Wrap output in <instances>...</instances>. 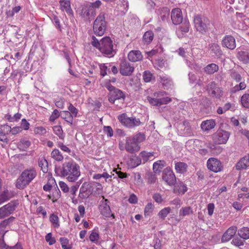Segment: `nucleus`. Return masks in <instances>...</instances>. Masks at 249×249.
Wrapping results in <instances>:
<instances>
[{"label": "nucleus", "mask_w": 249, "mask_h": 249, "mask_svg": "<svg viewBox=\"0 0 249 249\" xmlns=\"http://www.w3.org/2000/svg\"><path fill=\"white\" fill-rule=\"evenodd\" d=\"M59 175L65 177L70 182H74L80 176L79 166L73 161L64 162L59 169Z\"/></svg>", "instance_id": "1"}, {"label": "nucleus", "mask_w": 249, "mask_h": 249, "mask_svg": "<svg viewBox=\"0 0 249 249\" xmlns=\"http://www.w3.org/2000/svg\"><path fill=\"white\" fill-rule=\"evenodd\" d=\"M91 44L101 53L110 57L114 56L116 53L112 41L108 36L103 37L99 42L94 36H92Z\"/></svg>", "instance_id": "2"}, {"label": "nucleus", "mask_w": 249, "mask_h": 249, "mask_svg": "<svg viewBox=\"0 0 249 249\" xmlns=\"http://www.w3.org/2000/svg\"><path fill=\"white\" fill-rule=\"evenodd\" d=\"M36 176V172L34 169L25 170L17 179L16 187L19 189L25 188Z\"/></svg>", "instance_id": "3"}, {"label": "nucleus", "mask_w": 249, "mask_h": 249, "mask_svg": "<svg viewBox=\"0 0 249 249\" xmlns=\"http://www.w3.org/2000/svg\"><path fill=\"white\" fill-rule=\"evenodd\" d=\"M166 94L165 91H158L155 92L153 94L154 97H147L148 102L152 106H160L162 105L167 104L171 101V99L169 97H163Z\"/></svg>", "instance_id": "4"}, {"label": "nucleus", "mask_w": 249, "mask_h": 249, "mask_svg": "<svg viewBox=\"0 0 249 249\" xmlns=\"http://www.w3.org/2000/svg\"><path fill=\"white\" fill-rule=\"evenodd\" d=\"M107 28V22L105 20V14L100 13L95 20L93 25V31L98 36H103Z\"/></svg>", "instance_id": "5"}, {"label": "nucleus", "mask_w": 249, "mask_h": 249, "mask_svg": "<svg viewBox=\"0 0 249 249\" xmlns=\"http://www.w3.org/2000/svg\"><path fill=\"white\" fill-rule=\"evenodd\" d=\"M194 22L196 30L202 34L206 33L208 30L210 24L208 18L199 15L195 16Z\"/></svg>", "instance_id": "6"}, {"label": "nucleus", "mask_w": 249, "mask_h": 249, "mask_svg": "<svg viewBox=\"0 0 249 249\" xmlns=\"http://www.w3.org/2000/svg\"><path fill=\"white\" fill-rule=\"evenodd\" d=\"M105 86L110 92L108 95V101L111 103H114L116 100L124 99L125 95L123 92L120 89L115 88L109 83H107Z\"/></svg>", "instance_id": "7"}, {"label": "nucleus", "mask_w": 249, "mask_h": 249, "mask_svg": "<svg viewBox=\"0 0 249 249\" xmlns=\"http://www.w3.org/2000/svg\"><path fill=\"white\" fill-rule=\"evenodd\" d=\"M118 119L123 125L129 128L139 126L141 124L139 119L132 117H128L125 113H123L119 115Z\"/></svg>", "instance_id": "8"}, {"label": "nucleus", "mask_w": 249, "mask_h": 249, "mask_svg": "<svg viewBox=\"0 0 249 249\" xmlns=\"http://www.w3.org/2000/svg\"><path fill=\"white\" fill-rule=\"evenodd\" d=\"M230 133L222 129H219L213 136V140L216 143L225 144L228 140Z\"/></svg>", "instance_id": "9"}, {"label": "nucleus", "mask_w": 249, "mask_h": 249, "mask_svg": "<svg viewBox=\"0 0 249 249\" xmlns=\"http://www.w3.org/2000/svg\"><path fill=\"white\" fill-rule=\"evenodd\" d=\"M163 180L169 185H173L176 182V178L172 170L169 167L166 168L162 175Z\"/></svg>", "instance_id": "10"}, {"label": "nucleus", "mask_w": 249, "mask_h": 249, "mask_svg": "<svg viewBox=\"0 0 249 249\" xmlns=\"http://www.w3.org/2000/svg\"><path fill=\"white\" fill-rule=\"evenodd\" d=\"M207 166L209 170L215 173L220 172L223 168L221 162L214 158H210L207 160Z\"/></svg>", "instance_id": "11"}, {"label": "nucleus", "mask_w": 249, "mask_h": 249, "mask_svg": "<svg viewBox=\"0 0 249 249\" xmlns=\"http://www.w3.org/2000/svg\"><path fill=\"white\" fill-rule=\"evenodd\" d=\"M103 198L100 201V204L99 206V210L101 214L107 217H109L111 216H113L114 217V214L111 213V211L108 205V200L105 199L104 196H103Z\"/></svg>", "instance_id": "12"}, {"label": "nucleus", "mask_w": 249, "mask_h": 249, "mask_svg": "<svg viewBox=\"0 0 249 249\" xmlns=\"http://www.w3.org/2000/svg\"><path fill=\"white\" fill-rule=\"evenodd\" d=\"M207 90L209 95L213 97L219 98L222 94L223 92L220 88L217 87L214 82H210L207 86Z\"/></svg>", "instance_id": "13"}, {"label": "nucleus", "mask_w": 249, "mask_h": 249, "mask_svg": "<svg viewBox=\"0 0 249 249\" xmlns=\"http://www.w3.org/2000/svg\"><path fill=\"white\" fill-rule=\"evenodd\" d=\"M134 71V67L133 65L129 62L124 61L120 64V72L124 76L131 75Z\"/></svg>", "instance_id": "14"}, {"label": "nucleus", "mask_w": 249, "mask_h": 249, "mask_svg": "<svg viewBox=\"0 0 249 249\" xmlns=\"http://www.w3.org/2000/svg\"><path fill=\"white\" fill-rule=\"evenodd\" d=\"M80 15L85 19L90 20L95 15V10H93L87 4L83 6Z\"/></svg>", "instance_id": "15"}, {"label": "nucleus", "mask_w": 249, "mask_h": 249, "mask_svg": "<svg viewBox=\"0 0 249 249\" xmlns=\"http://www.w3.org/2000/svg\"><path fill=\"white\" fill-rule=\"evenodd\" d=\"M221 44L223 47L230 50H233L236 48L235 38L231 36H226L222 40Z\"/></svg>", "instance_id": "16"}, {"label": "nucleus", "mask_w": 249, "mask_h": 249, "mask_svg": "<svg viewBox=\"0 0 249 249\" xmlns=\"http://www.w3.org/2000/svg\"><path fill=\"white\" fill-rule=\"evenodd\" d=\"M237 57L238 60L245 64L249 63V49L238 48L237 50Z\"/></svg>", "instance_id": "17"}, {"label": "nucleus", "mask_w": 249, "mask_h": 249, "mask_svg": "<svg viewBox=\"0 0 249 249\" xmlns=\"http://www.w3.org/2000/svg\"><path fill=\"white\" fill-rule=\"evenodd\" d=\"M125 148L128 152L133 153L139 151L140 146L136 142H133L132 139L127 138Z\"/></svg>", "instance_id": "18"}, {"label": "nucleus", "mask_w": 249, "mask_h": 249, "mask_svg": "<svg viewBox=\"0 0 249 249\" xmlns=\"http://www.w3.org/2000/svg\"><path fill=\"white\" fill-rule=\"evenodd\" d=\"M15 206L13 204L9 203L0 208V219H3L10 214L15 210Z\"/></svg>", "instance_id": "19"}, {"label": "nucleus", "mask_w": 249, "mask_h": 249, "mask_svg": "<svg viewBox=\"0 0 249 249\" xmlns=\"http://www.w3.org/2000/svg\"><path fill=\"white\" fill-rule=\"evenodd\" d=\"M91 186L88 182L82 184L80 189L79 196L82 199L87 198L91 194Z\"/></svg>", "instance_id": "20"}, {"label": "nucleus", "mask_w": 249, "mask_h": 249, "mask_svg": "<svg viewBox=\"0 0 249 249\" xmlns=\"http://www.w3.org/2000/svg\"><path fill=\"white\" fill-rule=\"evenodd\" d=\"M171 19L174 24H179L182 22V15L181 11L179 8H175L171 12Z\"/></svg>", "instance_id": "21"}, {"label": "nucleus", "mask_w": 249, "mask_h": 249, "mask_svg": "<svg viewBox=\"0 0 249 249\" xmlns=\"http://www.w3.org/2000/svg\"><path fill=\"white\" fill-rule=\"evenodd\" d=\"M208 49L210 54L215 57H218L222 54L220 46L216 43L209 44Z\"/></svg>", "instance_id": "22"}, {"label": "nucleus", "mask_w": 249, "mask_h": 249, "mask_svg": "<svg viewBox=\"0 0 249 249\" xmlns=\"http://www.w3.org/2000/svg\"><path fill=\"white\" fill-rule=\"evenodd\" d=\"M127 57L129 61L136 62L142 60L143 55L139 50H132L128 53Z\"/></svg>", "instance_id": "23"}, {"label": "nucleus", "mask_w": 249, "mask_h": 249, "mask_svg": "<svg viewBox=\"0 0 249 249\" xmlns=\"http://www.w3.org/2000/svg\"><path fill=\"white\" fill-rule=\"evenodd\" d=\"M237 230V228L235 226L229 228L222 236L221 238L222 241L226 242L230 240L236 233Z\"/></svg>", "instance_id": "24"}, {"label": "nucleus", "mask_w": 249, "mask_h": 249, "mask_svg": "<svg viewBox=\"0 0 249 249\" xmlns=\"http://www.w3.org/2000/svg\"><path fill=\"white\" fill-rule=\"evenodd\" d=\"M189 29V22L184 21L177 29L176 34L179 38H182L184 34L187 33Z\"/></svg>", "instance_id": "25"}, {"label": "nucleus", "mask_w": 249, "mask_h": 249, "mask_svg": "<svg viewBox=\"0 0 249 249\" xmlns=\"http://www.w3.org/2000/svg\"><path fill=\"white\" fill-rule=\"evenodd\" d=\"M60 7L62 11L66 12L68 15L72 14V10L71 7V4L69 0H60L59 1Z\"/></svg>", "instance_id": "26"}, {"label": "nucleus", "mask_w": 249, "mask_h": 249, "mask_svg": "<svg viewBox=\"0 0 249 249\" xmlns=\"http://www.w3.org/2000/svg\"><path fill=\"white\" fill-rule=\"evenodd\" d=\"M216 123L214 120L210 119L202 121L201 124V128L204 131H208L213 129Z\"/></svg>", "instance_id": "27"}, {"label": "nucleus", "mask_w": 249, "mask_h": 249, "mask_svg": "<svg viewBox=\"0 0 249 249\" xmlns=\"http://www.w3.org/2000/svg\"><path fill=\"white\" fill-rule=\"evenodd\" d=\"M187 191L186 185L182 182H178L174 188V192L178 195H183Z\"/></svg>", "instance_id": "28"}, {"label": "nucleus", "mask_w": 249, "mask_h": 249, "mask_svg": "<svg viewBox=\"0 0 249 249\" xmlns=\"http://www.w3.org/2000/svg\"><path fill=\"white\" fill-rule=\"evenodd\" d=\"M249 167V159L245 156L238 162L236 168L237 170L246 169Z\"/></svg>", "instance_id": "29"}, {"label": "nucleus", "mask_w": 249, "mask_h": 249, "mask_svg": "<svg viewBox=\"0 0 249 249\" xmlns=\"http://www.w3.org/2000/svg\"><path fill=\"white\" fill-rule=\"evenodd\" d=\"M140 156L143 160V163H145L149 160H152L154 159V153L143 151L140 153Z\"/></svg>", "instance_id": "30"}, {"label": "nucleus", "mask_w": 249, "mask_h": 249, "mask_svg": "<svg viewBox=\"0 0 249 249\" xmlns=\"http://www.w3.org/2000/svg\"><path fill=\"white\" fill-rule=\"evenodd\" d=\"M219 67L214 63L208 65L204 68V71L209 74H212L218 71Z\"/></svg>", "instance_id": "31"}, {"label": "nucleus", "mask_w": 249, "mask_h": 249, "mask_svg": "<svg viewBox=\"0 0 249 249\" xmlns=\"http://www.w3.org/2000/svg\"><path fill=\"white\" fill-rule=\"evenodd\" d=\"M165 166V162L163 160H159L154 163L153 169L155 173L159 174Z\"/></svg>", "instance_id": "32"}, {"label": "nucleus", "mask_w": 249, "mask_h": 249, "mask_svg": "<svg viewBox=\"0 0 249 249\" xmlns=\"http://www.w3.org/2000/svg\"><path fill=\"white\" fill-rule=\"evenodd\" d=\"M188 165L186 163L182 162H177L175 164V169L178 173L183 174L187 171Z\"/></svg>", "instance_id": "33"}, {"label": "nucleus", "mask_w": 249, "mask_h": 249, "mask_svg": "<svg viewBox=\"0 0 249 249\" xmlns=\"http://www.w3.org/2000/svg\"><path fill=\"white\" fill-rule=\"evenodd\" d=\"M61 117L66 121L68 123L72 125L73 122L72 116L70 114L69 111L64 110L61 112L60 114Z\"/></svg>", "instance_id": "34"}, {"label": "nucleus", "mask_w": 249, "mask_h": 249, "mask_svg": "<svg viewBox=\"0 0 249 249\" xmlns=\"http://www.w3.org/2000/svg\"><path fill=\"white\" fill-rule=\"evenodd\" d=\"M56 185V183L54 178L52 177L49 176L48 178V182L47 184H46L43 186V189L46 191H50L51 190L53 186H55Z\"/></svg>", "instance_id": "35"}, {"label": "nucleus", "mask_w": 249, "mask_h": 249, "mask_svg": "<svg viewBox=\"0 0 249 249\" xmlns=\"http://www.w3.org/2000/svg\"><path fill=\"white\" fill-rule=\"evenodd\" d=\"M238 234L244 239H249V228L244 227L240 229L238 231Z\"/></svg>", "instance_id": "36"}, {"label": "nucleus", "mask_w": 249, "mask_h": 249, "mask_svg": "<svg viewBox=\"0 0 249 249\" xmlns=\"http://www.w3.org/2000/svg\"><path fill=\"white\" fill-rule=\"evenodd\" d=\"M193 213L192 209L190 207H182L179 213V216L182 218L184 216L189 215Z\"/></svg>", "instance_id": "37"}, {"label": "nucleus", "mask_w": 249, "mask_h": 249, "mask_svg": "<svg viewBox=\"0 0 249 249\" xmlns=\"http://www.w3.org/2000/svg\"><path fill=\"white\" fill-rule=\"evenodd\" d=\"M51 157L54 160L60 161L63 160V156L57 149H54L51 153Z\"/></svg>", "instance_id": "38"}, {"label": "nucleus", "mask_w": 249, "mask_h": 249, "mask_svg": "<svg viewBox=\"0 0 249 249\" xmlns=\"http://www.w3.org/2000/svg\"><path fill=\"white\" fill-rule=\"evenodd\" d=\"M31 145L29 141L23 139L18 143V147L21 151H25Z\"/></svg>", "instance_id": "39"}, {"label": "nucleus", "mask_w": 249, "mask_h": 249, "mask_svg": "<svg viewBox=\"0 0 249 249\" xmlns=\"http://www.w3.org/2000/svg\"><path fill=\"white\" fill-rule=\"evenodd\" d=\"M154 34L152 31L146 32L143 36V40L146 44H149L153 39Z\"/></svg>", "instance_id": "40"}, {"label": "nucleus", "mask_w": 249, "mask_h": 249, "mask_svg": "<svg viewBox=\"0 0 249 249\" xmlns=\"http://www.w3.org/2000/svg\"><path fill=\"white\" fill-rule=\"evenodd\" d=\"M142 76L145 82H150L155 79L153 74L148 71H144Z\"/></svg>", "instance_id": "41"}, {"label": "nucleus", "mask_w": 249, "mask_h": 249, "mask_svg": "<svg viewBox=\"0 0 249 249\" xmlns=\"http://www.w3.org/2000/svg\"><path fill=\"white\" fill-rule=\"evenodd\" d=\"M10 197V194L7 190L2 192L0 194V205L9 200Z\"/></svg>", "instance_id": "42"}, {"label": "nucleus", "mask_w": 249, "mask_h": 249, "mask_svg": "<svg viewBox=\"0 0 249 249\" xmlns=\"http://www.w3.org/2000/svg\"><path fill=\"white\" fill-rule=\"evenodd\" d=\"M161 82L162 84L167 89L172 85V80L167 76H160Z\"/></svg>", "instance_id": "43"}, {"label": "nucleus", "mask_w": 249, "mask_h": 249, "mask_svg": "<svg viewBox=\"0 0 249 249\" xmlns=\"http://www.w3.org/2000/svg\"><path fill=\"white\" fill-rule=\"evenodd\" d=\"M38 165L44 173L48 171V162L45 159H41L38 161Z\"/></svg>", "instance_id": "44"}, {"label": "nucleus", "mask_w": 249, "mask_h": 249, "mask_svg": "<svg viewBox=\"0 0 249 249\" xmlns=\"http://www.w3.org/2000/svg\"><path fill=\"white\" fill-rule=\"evenodd\" d=\"M50 220L54 228H58L59 227L58 217L54 214L50 216Z\"/></svg>", "instance_id": "45"}, {"label": "nucleus", "mask_w": 249, "mask_h": 249, "mask_svg": "<svg viewBox=\"0 0 249 249\" xmlns=\"http://www.w3.org/2000/svg\"><path fill=\"white\" fill-rule=\"evenodd\" d=\"M163 49L161 46L156 47L152 50L151 51L147 52L146 53L148 57H152L154 55H155L158 53H160L162 52Z\"/></svg>", "instance_id": "46"}, {"label": "nucleus", "mask_w": 249, "mask_h": 249, "mask_svg": "<svg viewBox=\"0 0 249 249\" xmlns=\"http://www.w3.org/2000/svg\"><path fill=\"white\" fill-rule=\"evenodd\" d=\"M68 109V111H69V113L73 118L76 117L77 116L78 110L76 107H75L71 103H69Z\"/></svg>", "instance_id": "47"}, {"label": "nucleus", "mask_w": 249, "mask_h": 249, "mask_svg": "<svg viewBox=\"0 0 249 249\" xmlns=\"http://www.w3.org/2000/svg\"><path fill=\"white\" fill-rule=\"evenodd\" d=\"M60 242L63 249H71V246L67 238L61 237L60 238Z\"/></svg>", "instance_id": "48"}, {"label": "nucleus", "mask_w": 249, "mask_h": 249, "mask_svg": "<svg viewBox=\"0 0 249 249\" xmlns=\"http://www.w3.org/2000/svg\"><path fill=\"white\" fill-rule=\"evenodd\" d=\"M241 103L244 107L249 108V94H244L242 96Z\"/></svg>", "instance_id": "49"}, {"label": "nucleus", "mask_w": 249, "mask_h": 249, "mask_svg": "<svg viewBox=\"0 0 249 249\" xmlns=\"http://www.w3.org/2000/svg\"><path fill=\"white\" fill-rule=\"evenodd\" d=\"M145 139V136L143 133H138L136 134L132 138L133 141L136 142L138 144L142 142Z\"/></svg>", "instance_id": "50"}, {"label": "nucleus", "mask_w": 249, "mask_h": 249, "mask_svg": "<svg viewBox=\"0 0 249 249\" xmlns=\"http://www.w3.org/2000/svg\"><path fill=\"white\" fill-rule=\"evenodd\" d=\"M170 211L171 208L170 207L164 208L160 211L158 216L162 219H164L170 213Z\"/></svg>", "instance_id": "51"}, {"label": "nucleus", "mask_w": 249, "mask_h": 249, "mask_svg": "<svg viewBox=\"0 0 249 249\" xmlns=\"http://www.w3.org/2000/svg\"><path fill=\"white\" fill-rule=\"evenodd\" d=\"M154 206L152 203H148L145 206L144 210L145 216H149L153 212Z\"/></svg>", "instance_id": "52"}, {"label": "nucleus", "mask_w": 249, "mask_h": 249, "mask_svg": "<svg viewBox=\"0 0 249 249\" xmlns=\"http://www.w3.org/2000/svg\"><path fill=\"white\" fill-rule=\"evenodd\" d=\"M5 128L10 131L13 135H16L22 131L21 128L19 126H15L12 128L9 125H6Z\"/></svg>", "instance_id": "53"}, {"label": "nucleus", "mask_w": 249, "mask_h": 249, "mask_svg": "<svg viewBox=\"0 0 249 249\" xmlns=\"http://www.w3.org/2000/svg\"><path fill=\"white\" fill-rule=\"evenodd\" d=\"M78 190V187L76 186H71V190H70V193H71V198L72 200V202L74 203H77V200L75 198V193L76 191Z\"/></svg>", "instance_id": "54"}, {"label": "nucleus", "mask_w": 249, "mask_h": 249, "mask_svg": "<svg viewBox=\"0 0 249 249\" xmlns=\"http://www.w3.org/2000/svg\"><path fill=\"white\" fill-rule=\"evenodd\" d=\"M247 86L244 82H240L239 85H236L232 89V91L235 92L240 90H243L246 89Z\"/></svg>", "instance_id": "55"}, {"label": "nucleus", "mask_w": 249, "mask_h": 249, "mask_svg": "<svg viewBox=\"0 0 249 249\" xmlns=\"http://www.w3.org/2000/svg\"><path fill=\"white\" fill-rule=\"evenodd\" d=\"M35 134L44 135L47 133L46 129L42 126L36 127L34 130Z\"/></svg>", "instance_id": "56"}, {"label": "nucleus", "mask_w": 249, "mask_h": 249, "mask_svg": "<svg viewBox=\"0 0 249 249\" xmlns=\"http://www.w3.org/2000/svg\"><path fill=\"white\" fill-rule=\"evenodd\" d=\"M101 178H103L106 179L111 178V176L109 175L107 172H104L103 174H96L93 176V178L95 179H99Z\"/></svg>", "instance_id": "57"}, {"label": "nucleus", "mask_w": 249, "mask_h": 249, "mask_svg": "<svg viewBox=\"0 0 249 249\" xmlns=\"http://www.w3.org/2000/svg\"><path fill=\"white\" fill-rule=\"evenodd\" d=\"M53 130L54 133L56 135H57L60 138H62V129L60 125L54 126L53 127Z\"/></svg>", "instance_id": "58"}, {"label": "nucleus", "mask_w": 249, "mask_h": 249, "mask_svg": "<svg viewBox=\"0 0 249 249\" xmlns=\"http://www.w3.org/2000/svg\"><path fill=\"white\" fill-rule=\"evenodd\" d=\"M60 116V114L59 111L57 109H54L50 116L49 120L51 122H54Z\"/></svg>", "instance_id": "59"}, {"label": "nucleus", "mask_w": 249, "mask_h": 249, "mask_svg": "<svg viewBox=\"0 0 249 249\" xmlns=\"http://www.w3.org/2000/svg\"><path fill=\"white\" fill-rule=\"evenodd\" d=\"M131 161L132 162V166L135 167L141 163L142 160L138 157H134L131 159Z\"/></svg>", "instance_id": "60"}, {"label": "nucleus", "mask_w": 249, "mask_h": 249, "mask_svg": "<svg viewBox=\"0 0 249 249\" xmlns=\"http://www.w3.org/2000/svg\"><path fill=\"white\" fill-rule=\"evenodd\" d=\"M45 240L50 245H52L55 243V238L52 237L51 233H49L46 235Z\"/></svg>", "instance_id": "61"}, {"label": "nucleus", "mask_w": 249, "mask_h": 249, "mask_svg": "<svg viewBox=\"0 0 249 249\" xmlns=\"http://www.w3.org/2000/svg\"><path fill=\"white\" fill-rule=\"evenodd\" d=\"M104 132L108 137H112L113 135V131L112 128L109 126L104 127Z\"/></svg>", "instance_id": "62"}, {"label": "nucleus", "mask_w": 249, "mask_h": 249, "mask_svg": "<svg viewBox=\"0 0 249 249\" xmlns=\"http://www.w3.org/2000/svg\"><path fill=\"white\" fill-rule=\"evenodd\" d=\"M89 238L92 242H96L98 240L99 236L97 232L92 231L89 235Z\"/></svg>", "instance_id": "63"}, {"label": "nucleus", "mask_w": 249, "mask_h": 249, "mask_svg": "<svg viewBox=\"0 0 249 249\" xmlns=\"http://www.w3.org/2000/svg\"><path fill=\"white\" fill-rule=\"evenodd\" d=\"M60 188L64 193H67L69 191V188L67 184L62 181H60L58 183Z\"/></svg>", "instance_id": "64"}]
</instances>
